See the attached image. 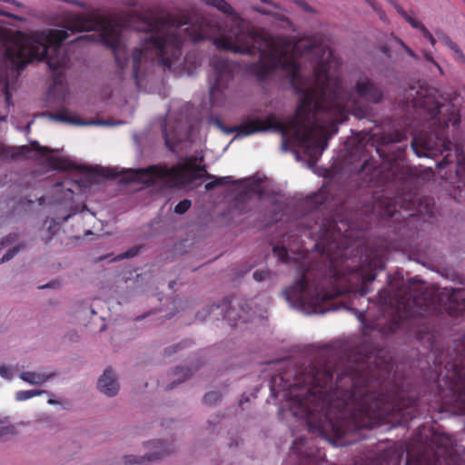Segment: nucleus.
Masks as SVG:
<instances>
[{
    "label": "nucleus",
    "instance_id": "nucleus-1",
    "mask_svg": "<svg viewBox=\"0 0 465 465\" xmlns=\"http://www.w3.org/2000/svg\"><path fill=\"white\" fill-rule=\"evenodd\" d=\"M381 311L389 316L367 322L362 339L350 353L351 362L337 372L331 361L322 359V438L344 447L366 438L364 430L391 424L405 426L421 415L452 411L465 415V335L454 341L455 357L443 362V352L435 356L429 395L420 397L410 378L392 373L393 364L387 350L371 341V332L382 338L402 332L407 338H421L427 316L434 310L432 298L417 282L403 284L394 294L378 292Z\"/></svg>",
    "mask_w": 465,
    "mask_h": 465
},
{
    "label": "nucleus",
    "instance_id": "nucleus-2",
    "mask_svg": "<svg viewBox=\"0 0 465 465\" xmlns=\"http://www.w3.org/2000/svg\"><path fill=\"white\" fill-rule=\"evenodd\" d=\"M213 45L219 50L253 56L259 54V60L247 66V72L262 82L277 69L290 76V83L295 92L302 95L295 114L287 124L270 114L265 119L248 118L239 125L225 129L219 118L214 124L226 133H237L249 136L257 133L273 130L285 139L292 132L293 139L304 150L311 161L316 162L328 146L331 134L318 124V114H324L331 121V133L338 132V124L348 120L351 94L342 86L341 75L331 71L332 53L328 52L326 60L319 61L310 76L302 73L297 54L310 55L323 52L324 47L316 42L303 40L292 42L286 36L274 35L264 28L238 27L232 39L213 38Z\"/></svg>",
    "mask_w": 465,
    "mask_h": 465
},
{
    "label": "nucleus",
    "instance_id": "nucleus-3",
    "mask_svg": "<svg viewBox=\"0 0 465 465\" xmlns=\"http://www.w3.org/2000/svg\"><path fill=\"white\" fill-rule=\"evenodd\" d=\"M330 196L326 185L308 196L306 204L312 210L296 222L300 236L313 239L312 249L318 253L310 261L302 254L300 278L283 295L292 307L308 314L334 310L331 301L343 294H367L376 271L384 269L381 258L361 242L368 224L357 226L347 219L322 217L320 210Z\"/></svg>",
    "mask_w": 465,
    "mask_h": 465
},
{
    "label": "nucleus",
    "instance_id": "nucleus-4",
    "mask_svg": "<svg viewBox=\"0 0 465 465\" xmlns=\"http://www.w3.org/2000/svg\"><path fill=\"white\" fill-rule=\"evenodd\" d=\"M61 19L64 29L35 32L25 41H8L4 54L5 63L18 72L35 60H45L48 68L54 73V83L61 84L69 62L67 54L62 52L61 45L69 37V32L100 31V39L112 49L118 67L124 69L127 65L128 59L120 58L122 28L114 18L92 11L87 15L66 12Z\"/></svg>",
    "mask_w": 465,
    "mask_h": 465
},
{
    "label": "nucleus",
    "instance_id": "nucleus-5",
    "mask_svg": "<svg viewBox=\"0 0 465 465\" xmlns=\"http://www.w3.org/2000/svg\"><path fill=\"white\" fill-rule=\"evenodd\" d=\"M433 92L421 88L413 99V105L429 118V131L415 135L411 145L419 157H434L448 152L437 163L439 174L459 190L460 198L465 199V153L456 144L455 152L451 153L452 143L447 135L450 124L456 126L460 123L459 111L453 104H440Z\"/></svg>",
    "mask_w": 465,
    "mask_h": 465
},
{
    "label": "nucleus",
    "instance_id": "nucleus-6",
    "mask_svg": "<svg viewBox=\"0 0 465 465\" xmlns=\"http://www.w3.org/2000/svg\"><path fill=\"white\" fill-rule=\"evenodd\" d=\"M148 34L139 48L132 53L133 75L138 83L143 60L151 53L164 72H172L179 64L186 40L198 43L210 37V22L201 21L183 28L189 24L184 15L172 13L150 15L143 19Z\"/></svg>",
    "mask_w": 465,
    "mask_h": 465
},
{
    "label": "nucleus",
    "instance_id": "nucleus-7",
    "mask_svg": "<svg viewBox=\"0 0 465 465\" xmlns=\"http://www.w3.org/2000/svg\"><path fill=\"white\" fill-rule=\"evenodd\" d=\"M407 140V134L394 130L381 134V147L376 149L381 163L372 158L365 160L359 176L369 187H386L392 181L401 179L407 173L404 171V156L406 145L395 146V143Z\"/></svg>",
    "mask_w": 465,
    "mask_h": 465
},
{
    "label": "nucleus",
    "instance_id": "nucleus-8",
    "mask_svg": "<svg viewBox=\"0 0 465 465\" xmlns=\"http://www.w3.org/2000/svg\"><path fill=\"white\" fill-rule=\"evenodd\" d=\"M195 159L188 158L185 163H179L168 168L165 165H150L146 168L130 170L129 182L143 183L153 185L157 179L164 180L171 186H182L189 184L198 179H213L205 183V190L211 191L221 185L219 177H215L206 172L205 166L195 164Z\"/></svg>",
    "mask_w": 465,
    "mask_h": 465
},
{
    "label": "nucleus",
    "instance_id": "nucleus-9",
    "mask_svg": "<svg viewBox=\"0 0 465 465\" xmlns=\"http://www.w3.org/2000/svg\"><path fill=\"white\" fill-rule=\"evenodd\" d=\"M53 152V149L41 145L37 141H31L30 145H22L18 147L0 144V156L7 159L34 160L46 156L49 165L54 170L76 172L80 173H87L91 176H101L104 178H115L118 175V172L115 168L85 166L77 164L68 158L48 156Z\"/></svg>",
    "mask_w": 465,
    "mask_h": 465
},
{
    "label": "nucleus",
    "instance_id": "nucleus-10",
    "mask_svg": "<svg viewBox=\"0 0 465 465\" xmlns=\"http://www.w3.org/2000/svg\"><path fill=\"white\" fill-rule=\"evenodd\" d=\"M209 97L212 106H223L235 90L238 66L231 60L216 57L211 62Z\"/></svg>",
    "mask_w": 465,
    "mask_h": 465
},
{
    "label": "nucleus",
    "instance_id": "nucleus-11",
    "mask_svg": "<svg viewBox=\"0 0 465 465\" xmlns=\"http://www.w3.org/2000/svg\"><path fill=\"white\" fill-rule=\"evenodd\" d=\"M408 196L409 198H403L401 203L395 197L381 196L373 203L371 214L381 218L394 217L397 215L398 206L405 210H415L414 199L411 195Z\"/></svg>",
    "mask_w": 465,
    "mask_h": 465
},
{
    "label": "nucleus",
    "instance_id": "nucleus-12",
    "mask_svg": "<svg viewBox=\"0 0 465 465\" xmlns=\"http://www.w3.org/2000/svg\"><path fill=\"white\" fill-rule=\"evenodd\" d=\"M201 2L232 18L228 35L219 36L218 38L232 39L234 31L238 27L256 28L253 25L242 19L226 0H201Z\"/></svg>",
    "mask_w": 465,
    "mask_h": 465
},
{
    "label": "nucleus",
    "instance_id": "nucleus-13",
    "mask_svg": "<svg viewBox=\"0 0 465 465\" xmlns=\"http://www.w3.org/2000/svg\"><path fill=\"white\" fill-rule=\"evenodd\" d=\"M355 93L361 99L372 104L381 103L384 96L382 89L367 76L356 82Z\"/></svg>",
    "mask_w": 465,
    "mask_h": 465
},
{
    "label": "nucleus",
    "instance_id": "nucleus-14",
    "mask_svg": "<svg viewBox=\"0 0 465 465\" xmlns=\"http://www.w3.org/2000/svg\"><path fill=\"white\" fill-rule=\"evenodd\" d=\"M151 444L156 449L155 451L138 458L134 455H126L124 457V464L133 465L136 463H143L144 461H155L163 456L168 455L173 450L171 445L164 444L163 441L158 440L152 441Z\"/></svg>",
    "mask_w": 465,
    "mask_h": 465
},
{
    "label": "nucleus",
    "instance_id": "nucleus-15",
    "mask_svg": "<svg viewBox=\"0 0 465 465\" xmlns=\"http://www.w3.org/2000/svg\"><path fill=\"white\" fill-rule=\"evenodd\" d=\"M97 388L101 392L109 397H114L117 394L119 384L111 368L104 370L103 375L98 380Z\"/></svg>",
    "mask_w": 465,
    "mask_h": 465
},
{
    "label": "nucleus",
    "instance_id": "nucleus-16",
    "mask_svg": "<svg viewBox=\"0 0 465 465\" xmlns=\"http://www.w3.org/2000/svg\"><path fill=\"white\" fill-rule=\"evenodd\" d=\"M389 3H391L398 14L404 18V20L411 25V27L415 29H419L423 36L430 42V44L434 46L436 45V39L432 35V34L428 30V28L420 22L417 21L413 17L410 16L406 11L399 5L397 3H395L393 0H388Z\"/></svg>",
    "mask_w": 465,
    "mask_h": 465
},
{
    "label": "nucleus",
    "instance_id": "nucleus-17",
    "mask_svg": "<svg viewBox=\"0 0 465 465\" xmlns=\"http://www.w3.org/2000/svg\"><path fill=\"white\" fill-rule=\"evenodd\" d=\"M436 35L439 37V40L454 53L453 59L455 60V62L460 64L465 65V54L460 49V47L442 31H436Z\"/></svg>",
    "mask_w": 465,
    "mask_h": 465
},
{
    "label": "nucleus",
    "instance_id": "nucleus-18",
    "mask_svg": "<svg viewBox=\"0 0 465 465\" xmlns=\"http://www.w3.org/2000/svg\"><path fill=\"white\" fill-rule=\"evenodd\" d=\"M50 117L55 121L73 124L75 125H88V124H104V121H92V122H84L75 116L68 115V112L65 109L59 110L54 114H50Z\"/></svg>",
    "mask_w": 465,
    "mask_h": 465
},
{
    "label": "nucleus",
    "instance_id": "nucleus-19",
    "mask_svg": "<svg viewBox=\"0 0 465 465\" xmlns=\"http://www.w3.org/2000/svg\"><path fill=\"white\" fill-rule=\"evenodd\" d=\"M459 295L460 293H453L447 307L449 315L453 317L460 315L465 311V299H460Z\"/></svg>",
    "mask_w": 465,
    "mask_h": 465
},
{
    "label": "nucleus",
    "instance_id": "nucleus-20",
    "mask_svg": "<svg viewBox=\"0 0 465 465\" xmlns=\"http://www.w3.org/2000/svg\"><path fill=\"white\" fill-rule=\"evenodd\" d=\"M54 376V373L45 375V374H40V373H36L34 371H23L20 374V379L30 383V384L41 385L44 382H45L47 380H49L50 378H53Z\"/></svg>",
    "mask_w": 465,
    "mask_h": 465
},
{
    "label": "nucleus",
    "instance_id": "nucleus-21",
    "mask_svg": "<svg viewBox=\"0 0 465 465\" xmlns=\"http://www.w3.org/2000/svg\"><path fill=\"white\" fill-rule=\"evenodd\" d=\"M272 252L282 263H289L292 261L290 251L285 246L276 245L272 248ZM293 262H296L297 259L293 258Z\"/></svg>",
    "mask_w": 465,
    "mask_h": 465
},
{
    "label": "nucleus",
    "instance_id": "nucleus-22",
    "mask_svg": "<svg viewBox=\"0 0 465 465\" xmlns=\"http://www.w3.org/2000/svg\"><path fill=\"white\" fill-rule=\"evenodd\" d=\"M174 374L175 375H182L183 379H179L178 381H173V382L170 383L166 387V390H173L177 383H181L185 378L191 376L192 375V371H191V369H189L187 367H177L175 369Z\"/></svg>",
    "mask_w": 465,
    "mask_h": 465
},
{
    "label": "nucleus",
    "instance_id": "nucleus-23",
    "mask_svg": "<svg viewBox=\"0 0 465 465\" xmlns=\"http://www.w3.org/2000/svg\"><path fill=\"white\" fill-rule=\"evenodd\" d=\"M43 391H34V390H29V391H19L16 392V395H15V399L17 401H26V400H29L35 396H38L40 394H42Z\"/></svg>",
    "mask_w": 465,
    "mask_h": 465
},
{
    "label": "nucleus",
    "instance_id": "nucleus-24",
    "mask_svg": "<svg viewBox=\"0 0 465 465\" xmlns=\"http://www.w3.org/2000/svg\"><path fill=\"white\" fill-rule=\"evenodd\" d=\"M222 399V395L217 391H210L203 397V402L207 405H213L219 402Z\"/></svg>",
    "mask_w": 465,
    "mask_h": 465
},
{
    "label": "nucleus",
    "instance_id": "nucleus-25",
    "mask_svg": "<svg viewBox=\"0 0 465 465\" xmlns=\"http://www.w3.org/2000/svg\"><path fill=\"white\" fill-rule=\"evenodd\" d=\"M192 205V202L188 199L180 201L174 207V212L178 214L186 213Z\"/></svg>",
    "mask_w": 465,
    "mask_h": 465
},
{
    "label": "nucleus",
    "instance_id": "nucleus-26",
    "mask_svg": "<svg viewBox=\"0 0 465 465\" xmlns=\"http://www.w3.org/2000/svg\"><path fill=\"white\" fill-rule=\"evenodd\" d=\"M45 224L48 223V235L46 237H43V241H45V242H47L54 233L53 229L56 226V223H55V220L53 218H51V219L46 218V220L45 221Z\"/></svg>",
    "mask_w": 465,
    "mask_h": 465
},
{
    "label": "nucleus",
    "instance_id": "nucleus-27",
    "mask_svg": "<svg viewBox=\"0 0 465 465\" xmlns=\"http://www.w3.org/2000/svg\"><path fill=\"white\" fill-rule=\"evenodd\" d=\"M19 252L18 247H15L12 250L6 252L0 260V264L10 261Z\"/></svg>",
    "mask_w": 465,
    "mask_h": 465
},
{
    "label": "nucleus",
    "instance_id": "nucleus-28",
    "mask_svg": "<svg viewBox=\"0 0 465 465\" xmlns=\"http://www.w3.org/2000/svg\"><path fill=\"white\" fill-rule=\"evenodd\" d=\"M138 252H139V248L138 247H134V248H131V249L127 250L123 254H120L119 258L120 259L132 258V257L135 256L138 253Z\"/></svg>",
    "mask_w": 465,
    "mask_h": 465
},
{
    "label": "nucleus",
    "instance_id": "nucleus-29",
    "mask_svg": "<svg viewBox=\"0 0 465 465\" xmlns=\"http://www.w3.org/2000/svg\"><path fill=\"white\" fill-rule=\"evenodd\" d=\"M372 9L377 13L381 20H382L383 22L388 21L386 13L378 5H375V7Z\"/></svg>",
    "mask_w": 465,
    "mask_h": 465
},
{
    "label": "nucleus",
    "instance_id": "nucleus-30",
    "mask_svg": "<svg viewBox=\"0 0 465 465\" xmlns=\"http://www.w3.org/2000/svg\"><path fill=\"white\" fill-rule=\"evenodd\" d=\"M266 277V272L264 271H255L253 272V278L257 281V282H262L265 279Z\"/></svg>",
    "mask_w": 465,
    "mask_h": 465
},
{
    "label": "nucleus",
    "instance_id": "nucleus-31",
    "mask_svg": "<svg viewBox=\"0 0 465 465\" xmlns=\"http://www.w3.org/2000/svg\"><path fill=\"white\" fill-rule=\"evenodd\" d=\"M379 49L387 58L390 59L391 57V49L387 45H380Z\"/></svg>",
    "mask_w": 465,
    "mask_h": 465
},
{
    "label": "nucleus",
    "instance_id": "nucleus-32",
    "mask_svg": "<svg viewBox=\"0 0 465 465\" xmlns=\"http://www.w3.org/2000/svg\"><path fill=\"white\" fill-rule=\"evenodd\" d=\"M10 374H11V371L9 370L8 367L5 366V365H1L0 366V375L3 377V378H9L10 377Z\"/></svg>",
    "mask_w": 465,
    "mask_h": 465
},
{
    "label": "nucleus",
    "instance_id": "nucleus-33",
    "mask_svg": "<svg viewBox=\"0 0 465 465\" xmlns=\"http://www.w3.org/2000/svg\"><path fill=\"white\" fill-rule=\"evenodd\" d=\"M219 179H223L221 181V185L234 184L235 183V181L231 176L219 177Z\"/></svg>",
    "mask_w": 465,
    "mask_h": 465
},
{
    "label": "nucleus",
    "instance_id": "nucleus-34",
    "mask_svg": "<svg viewBox=\"0 0 465 465\" xmlns=\"http://www.w3.org/2000/svg\"><path fill=\"white\" fill-rule=\"evenodd\" d=\"M403 49L405 50V52L412 58L414 59H418V56L416 55V54L413 52L412 49H411L407 45H404Z\"/></svg>",
    "mask_w": 465,
    "mask_h": 465
},
{
    "label": "nucleus",
    "instance_id": "nucleus-35",
    "mask_svg": "<svg viewBox=\"0 0 465 465\" xmlns=\"http://www.w3.org/2000/svg\"><path fill=\"white\" fill-rule=\"evenodd\" d=\"M392 37L394 39V41L399 45H401L402 48L404 47V45H406V44L398 36L392 35Z\"/></svg>",
    "mask_w": 465,
    "mask_h": 465
},
{
    "label": "nucleus",
    "instance_id": "nucleus-36",
    "mask_svg": "<svg viewBox=\"0 0 465 465\" xmlns=\"http://www.w3.org/2000/svg\"><path fill=\"white\" fill-rule=\"evenodd\" d=\"M426 60L435 64L441 71L440 65L434 61V59L430 55H426Z\"/></svg>",
    "mask_w": 465,
    "mask_h": 465
},
{
    "label": "nucleus",
    "instance_id": "nucleus-37",
    "mask_svg": "<svg viewBox=\"0 0 465 465\" xmlns=\"http://www.w3.org/2000/svg\"><path fill=\"white\" fill-rule=\"evenodd\" d=\"M5 97L6 103L9 104L10 99H11V94L7 88L5 89Z\"/></svg>",
    "mask_w": 465,
    "mask_h": 465
},
{
    "label": "nucleus",
    "instance_id": "nucleus-38",
    "mask_svg": "<svg viewBox=\"0 0 465 465\" xmlns=\"http://www.w3.org/2000/svg\"><path fill=\"white\" fill-rule=\"evenodd\" d=\"M371 8H374L377 5V3L374 0H364Z\"/></svg>",
    "mask_w": 465,
    "mask_h": 465
},
{
    "label": "nucleus",
    "instance_id": "nucleus-39",
    "mask_svg": "<svg viewBox=\"0 0 465 465\" xmlns=\"http://www.w3.org/2000/svg\"><path fill=\"white\" fill-rule=\"evenodd\" d=\"M84 39L91 40V39H92V36H91V35H83V36H79V37H77L75 40H76V41H80V40H84Z\"/></svg>",
    "mask_w": 465,
    "mask_h": 465
},
{
    "label": "nucleus",
    "instance_id": "nucleus-40",
    "mask_svg": "<svg viewBox=\"0 0 465 465\" xmlns=\"http://www.w3.org/2000/svg\"><path fill=\"white\" fill-rule=\"evenodd\" d=\"M257 11L261 14H269V12L264 8H257Z\"/></svg>",
    "mask_w": 465,
    "mask_h": 465
},
{
    "label": "nucleus",
    "instance_id": "nucleus-41",
    "mask_svg": "<svg viewBox=\"0 0 465 465\" xmlns=\"http://www.w3.org/2000/svg\"><path fill=\"white\" fill-rule=\"evenodd\" d=\"M51 286H53V283H47L45 285L39 286V289L48 288V287H51Z\"/></svg>",
    "mask_w": 465,
    "mask_h": 465
},
{
    "label": "nucleus",
    "instance_id": "nucleus-42",
    "mask_svg": "<svg viewBox=\"0 0 465 465\" xmlns=\"http://www.w3.org/2000/svg\"><path fill=\"white\" fill-rule=\"evenodd\" d=\"M39 203H40V204H43V203H44V198L43 197L39 198Z\"/></svg>",
    "mask_w": 465,
    "mask_h": 465
},
{
    "label": "nucleus",
    "instance_id": "nucleus-43",
    "mask_svg": "<svg viewBox=\"0 0 465 465\" xmlns=\"http://www.w3.org/2000/svg\"><path fill=\"white\" fill-rule=\"evenodd\" d=\"M10 238H11V235H8L6 236V238L5 239L6 242H10Z\"/></svg>",
    "mask_w": 465,
    "mask_h": 465
},
{
    "label": "nucleus",
    "instance_id": "nucleus-44",
    "mask_svg": "<svg viewBox=\"0 0 465 465\" xmlns=\"http://www.w3.org/2000/svg\"><path fill=\"white\" fill-rule=\"evenodd\" d=\"M48 402H49L50 404H54V400H49V401H48Z\"/></svg>",
    "mask_w": 465,
    "mask_h": 465
},
{
    "label": "nucleus",
    "instance_id": "nucleus-45",
    "mask_svg": "<svg viewBox=\"0 0 465 465\" xmlns=\"http://www.w3.org/2000/svg\"><path fill=\"white\" fill-rule=\"evenodd\" d=\"M380 198H381V197H377V198H376V196H373V199H375L374 203H375L378 199H380Z\"/></svg>",
    "mask_w": 465,
    "mask_h": 465
},
{
    "label": "nucleus",
    "instance_id": "nucleus-46",
    "mask_svg": "<svg viewBox=\"0 0 465 465\" xmlns=\"http://www.w3.org/2000/svg\"><path fill=\"white\" fill-rule=\"evenodd\" d=\"M27 203H34V201L33 200H27Z\"/></svg>",
    "mask_w": 465,
    "mask_h": 465
},
{
    "label": "nucleus",
    "instance_id": "nucleus-47",
    "mask_svg": "<svg viewBox=\"0 0 465 465\" xmlns=\"http://www.w3.org/2000/svg\"><path fill=\"white\" fill-rule=\"evenodd\" d=\"M263 3H270L268 0H262Z\"/></svg>",
    "mask_w": 465,
    "mask_h": 465
},
{
    "label": "nucleus",
    "instance_id": "nucleus-48",
    "mask_svg": "<svg viewBox=\"0 0 465 465\" xmlns=\"http://www.w3.org/2000/svg\"><path fill=\"white\" fill-rule=\"evenodd\" d=\"M299 252H302V253H303L305 251H304V250H302V249H301V250H299Z\"/></svg>",
    "mask_w": 465,
    "mask_h": 465
},
{
    "label": "nucleus",
    "instance_id": "nucleus-49",
    "mask_svg": "<svg viewBox=\"0 0 465 465\" xmlns=\"http://www.w3.org/2000/svg\"><path fill=\"white\" fill-rule=\"evenodd\" d=\"M408 216H409V218H412L413 214H409Z\"/></svg>",
    "mask_w": 465,
    "mask_h": 465
}]
</instances>
